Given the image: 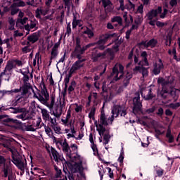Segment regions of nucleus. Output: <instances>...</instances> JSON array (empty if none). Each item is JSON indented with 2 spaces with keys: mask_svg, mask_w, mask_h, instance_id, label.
Instances as JSON below:
<instances>
[{
  "mask_svg": "<svg viewBox=\"0 0 180 180\" xmlns=\"http://www.w3.org/2000/svg\"><path fill=\"white\" fill-rule=\"evenodd\" d=\"M53 140L56 144V146H61L62 150L63 151L64 154H65L66 157L70 161L75 162V165L73 166L74 172H79L82 171V158L81 155L76 153L74 156L71 153V148L70 146H68V143L65 141H57L56 140V137H53Z\"/></svg>",
  "mask_w": 180,
  "mask_h": 180,
  "instance_id": "obj_1",
  "label": "nucleus"
},
{
  "mask_svg": "<svg viewBox=\"0 0 180 180\" xmlns=\"http://www.w3.org/2000/svg\"><path fill=\"white\" fill-rule=\"evenodd\" d=\"M174 79L172 77H166L164 78H159L158 80V83L159 85H162V89L161 91V96L164 99H167V98H172L174 101L178 99V92L179 90L172 87V82Z\"/></svg>",
  "mask_w": 180,
  "mask_h": 180,
  "instance_id": "obj_2",
  "label": "nucleus"
},
{
  "mask_svg": "<svg viewBox=\"0 0 180 180\" xmlns=\"http://www.w3.org/2000/svg\"><path fill=\"white\" fill-rule=\"evenodd\" d=\"M119 115L124 117L127 115V112H126V108L120 105H115L112 110V115L108 119L106 117L105 112L103 111H101L100 123H101L103 126L112 124L113 120H115V117H117Z\"/></svg>",
  "mask_w": 180,
  "mask_h": 180,
  "instance_id": "obj_3",
  "label": "nucleus"
},
{
  "mask_svg": "<svg viewBox=\"0 0 180 180\" xmlns=\"http://www.w3.org/2000/svg\"><path fill=\"white\" fill-rule=\"evenodd\" d=\"M141 57H142L143 60L139 62V65L136 66L133 69L134 74H142L143 77H147L148 75V70L145 67H148V60H147V52L143 51L141 53Z\"/></svg>",
  "mask_w": 180,
  "mask_h": 180,
  "instance_id": "obj_4",
  "label": "nucleus"
},
{
  "mask_svg": "<svg viewBox=\"0 0 180 180\" xmlns=\"http://www.w3.org/2000/svg\"><path fill=\"white\" fill-rule=\"evenodd\" d=\"M6 148H8L9 151L12 153L13 162L18 167L19 169L21 171H25V168H26V163L19 159V153L14 147H11L8 144H4Z\"/></svg>",
  "mask_w": 180,
  "mask_h": 180,
  "instance_id": "obj_5",
  "label": "nucleus"
},
{
  "mask_svg": "<svg viewBox=\"0 0 180 180\" xmlns=\"http://www.w3.org/2000/svg\"><path fill=\"white\" fill-rule=\"evenodd\" d=\"M117 51H119V45L115 44V45L112 46V49H108L105 52L102 53H93L91 55V58L93 61H98L99 58L101 57L103 58L104 57H106V56H112L113 53H117Z\"/></svg>",
  "mask_w": 180,
  "mask_h": 180,
  "instance_id": "obj_6",
  "label": "nucleus"
},
{
  "mask_svg": "<svg viewBox=\"0 0 180 180\" xmlns=\"http://www.w3.org/2000/svg\"><path fill=\"white\" fill-rule=\"evenodd\" d=\"M124 68L121 64H116L111 73V77H112V81H119L120 78L123 77Z\"/></svg>",
  "mask_w": 180,
  "mask_h": 180,
  "instance_id": "obj_7",
  "label": "nucleus"
},
{
  "mask_svg": "<svg viewBox=\"0 0 180 180\" xmlns=\"http://www.w3.org/2000/svg\"><path fill=\"white\" fill-rule=\"evenodd\" d=\"M41 123V117H38L36 120L32 121V124L24 125L22 130L24 131H36L37 129H40V124Z\"/></svg>",
  "mask_w": 180,
  "mask_h": 180,
  "instance_id": "obj_8",
  "label": "nucleus"
},
{
  "mask_svg": "<svg viewBox=\"0 0 180 180\" xmlns=\"http://www.w3.org/2000/svg\"><path fill=\"white\" fill-rule=\"evenodd\" d=\"M162 12V8L159 6L158 9L151 10L149 13H148L147 16L148 19L150 20L149 22V25H150V26H155V22H157V20L153 19H154V18H157V16H158V15H160V13Z\"/></svg>",
  "mask_w": 180,
  "mask_h": 180,
  "instance_id": "obj_9",
  "label": "nucleus"
},
{
  "mask_svg": "<svg viewBox=\"0 0 180 180\" xmlns=\"http://www.w3.org/2000/svg\"><path fill=\"white\" fill-rule=\"evenodd\" d=\"M136 96L133 99V113L134 115H137L139 112H142L141 108H143V105L141 104V101H140V94L136 93Z\"/></svg>",
  "mask_w": 180,
  "mask_h": 180,
  "instance_id": "obj_10",
  "label": "nucleus"
},
{
  "mask_svg": "<svg viewBox=\"0 0 180 180\" xmlns=\"http://www.w3.org/2000/svg\"><path fill=\"white\" fill-rule=\"evenodd\" d=\"M16 67L15 66V62L13 60L8 61L7 63V65L4 69V71L1 72V77H6L8 78V81H9V77H11V74L12 72V70L13 68H15Z\"/></svg>",
  "mask_w": 180,
  "mask_h": 180,
  "instance_id": "obj_11",
  "label": "nucleus"
},
{
  "mask_svg": "<svg viewBox=\"0 0 180 180\" xmlns=\"http://www.w3.org/2000/svg\"><path fill=\"white\" fill-rule=\"evenodd\" d=\"M143 22V16L138 15L134 20V25H132L130 30H127L126 32V39H130V34H131V30H136L139 29V26Z\"/></svg>",
  "mask_w": 180,
  "mask_h": 180,
  "instance_id": "obj_12",
  "label": "nucleus"
},
{
  "mask_svg": "<svg viewBox=\"0 0 180 180\" xmlns=\"http://www.w3.org/2000/svg\"><path fill=\"white\" fill-rule=\"evenodd\" d=\"M60 44H61V37L59 39L58 41L55 43L52 46V49L51 51L50 61H49L50 63H51V61H53V60H56V58H57V57L58 56V48L60 47Z\"/></svg>",
  "mask_w": 180,
  "mask_h": 180,
  "instance_id": "obj_13",
  "label": "nucleus"
},
{
  "mask_svg": "<svg viewBox=\"0 0 180 180\" xmlns=\"http://www.w3.org/2000/svg\"><path fill=\"white\" fill-rule=\"evenodd\" d=\"M92 46H95V44H89L83 47H81V45L76 46L75 53V54H77V58H81V55L84 54V53H85V51L88 50V49H89V47H92Z\"/></svg>",
  "mask_w": 180,
  "mask_h": 180,
  "instance_id": "obj_14",
  "label": "nucleus"
},
{
  "mask_svg": "<svg viewBox=\"0 0 180 180\" xmlns=\"http://www.w3.org/2000/svg\"><path fill=\"white\" fill-rule=\"evenodd\" d=\"M115 34H105V35H101L100 37V39H99L98 41L97 42V44H98V46H99L100 50H103L105 49V46H103L105 44V43H106V41H108V40H109L110 39V37H113L115 36Z\"/></svg>",
  "mask_w": 180,
  "mask_h": 180,
  "instance_id": "obj_15",
  "label": "nucleus"
},
{
  "mask_svg": "<svg viewBox=\"0 0 180 180\" xmlns=\"http://www.w3.org/2000/svg\"><path fill=\"white\" fill-rule=\"evenodd\" d=\"M153 73L155 75H158V74H160L161 70L164 68V63H162V60H161V59H159L153 65Z\"/></svg>",
  "mask_w": 180,
  "mask_h": 180,
  "instance_id": "obj_16",
  "label": "nucleus"
},
{
  "mask_svg": "<svg viewBox=\"0 0 180 180\" xmlns=\"http://www.w3.org/2000/svg\"><path fill=\"white\" fill-rule=\"evenodd\" d=\"M101 2L105 12H113L115 6H113V4H112L110 0H101Z\"/></svg>",
  "mask_w": 180,
  "mask_h": 180,
  "instance_id": "obj_17",
  "label": "nucleus"
},
{
  "mask_svg": "<svg viewBox=\"0 0 180 180\" xmlns=\"http://www.w3.org/2000/svg\"><path fill=\"white\" fill-rule=\"evenodd\" d=\"M157 43H158V41L155 39H152L149 41H142L141 42L140 45L142 47H144L145 49H148V47H150V49L154 48L155 46H157Z\"/></svg>",
  "mask_w": 180,
  "mask_h": 180,
  "instance_id": "obj_18",
  "label": "nucleus"
},
{
  "mask_svg": "<svg viewBox=\"0 0 180 180\" xmlns=\"http://www.w3.org/2000/svg\"><path fill=\"white\" fill-rule=\"evenodd\" d=\"M50 154L52 155V157H53V160L56 162H59V161H64V157L63 155H60V153H58V152H57V150L53 148L51 149Z\"/></svg>",
  "mask_w": 180,
  "mask_h": 180,
  "instance_id": "obj_19",
  "label": "nucleus"
},
{
  "mask_svg": "<svg viewBox=\"0 0 180 180\" xmlns=\"http://www.w3.org/2000/svg\"><path fill=\"white\" fill-rule=\"evenodd\" d=\"M36 25H37V20H31L29 24L25 26V30H27L26 34H29V32L33 29H36Z\"/></svg>",
  "mask_w": 180,
  "mask_h": 180,
  "instance_id": "obj_20",
  "label": "nucleus"
},
{
  "mask_svg": "<svg viewBox=\"0 0 180 180\" xmlns=\"http://www.w3.org/2000/svg\"><path fill=\"white\" fill-rule=\"evenodd\" d=\"M47 13H49V8L43 9L41 8H38L36 10V17L38 18V19H40L41 15L46 16Z\"/></svg>",
  "mask_w": 180,
  "mask_h": 180,
  "instance_id": "obj_21",
  "label": "nucleus"
},
{
  "mask_svg": "<svg viewBox=\"0 0 180 180\" xmlns=\"http://www.w3.org/2000/svg\"><path fill=\"white\" fill-rule=\"evenodd\" d=\"M48 97L46 98L44 94H43V91H41V94H39V96L38 97V101L41 102V103H43V105H46L47 103V101L50 98V96L49 95V92L47 91Z\"/></svg>",
  "mask_w": 180,
  "mask_h": 180,
  "instance_id": "obj_22",
  "label": "nucleus"
},
{
  "mask_svg": "<svg viewBox=\"0 0 180 180\" xmlns=\"http://www.w3.org/2000/svg\"><path fill=\"white\" fill-rule=\"evenodd\" d=\"M81 67H82V63H81V61L75 62L70 70V74H73V72H75V71L79 70Z\"/></svg>",
  "mask_w": 180,
  "mask_h": 180,
  "instance_id": "obj_23",
  "label": "nucleus"
},
{
  "mask_svg": "<svg viewBox=\"0 0 180 180\" xmlns=\"http://www.w3.org/2000/svg\"><path fill=\"white\" fill-rule=\"evenodd\" d=\"M39 89H41V92L44 94L46 99L48 97V95H47V89L46 88V84H44V82L41 81L40 82Z\"/></svg>",
  "mask_w": 180,
  "mask_h": 180,
  "instance_id": "obj_24",
  "label": "nucleus"
},
{
  "mask_svg": "<svg viewBox=\"0 0 180 180\" xmlns=\"http://www.w3.org/2000/svg\"><path fill=\"white\" fill-rule=\"evenodd\" d=\"M40 110L44 120H49V119H50L51 117L50 114H49V111L47 110V109L40 108Z\"/></svg>",
  "mask_w": 180,
  "mask_h": 180,
  "instance_id": "obj_25",
  "label": "nucleus"
},
{
  "mask_svg": "<svg viewBox=\"0 0 180 180\" xmlns=\"http://www.w3.org/2000/svg\"><path fill=\"white\" fill-rule=\"evenodd\" d=\"M133 75L130 72H127L126 75L125 79L124 80V86H127L130 82V79H131Z\"/></svg>",
  "mask_w": 180,
  "mask_h": 180,
  "instance_id": "obj_26",
  "label": "nucleus"
},
{
  "mask_svg": "<svg viewBox=\"0 0 180 180\" xmlns=\"http://www.w3.org/2000/svg\"><path fill=\"white\" fill-rule=\"evenodd\" d=\"M37 108L41 109V108H40V105H39V104H37L36 101H32L30 103V109H31L32 112H36V110H37Z\"/></svg>",
  "mask_w": 180,
  "mask_h": 180,
  "instance_id": "obj_27",
  "label": "nucleus"
},
{
  "mask_svg": "<svg viewBox=\"0 0 180 180\" xmlns=\"http://www.w3.org/2000/svg\"><path fill=\"white\" fill-rule=\"evenodd\" d=\"M96 130L98 131V134L100 136H103V133H105V127H103V125L102 124L96 125Z\"/></svg>",
  "mask_w": 180,
  "mask_h": 180,
  "instance_id": "obj_28",
  "label": "nucleus"
},
{
  "mask_svg": "<svg viewBox=\"0 0 180 180\" xmlns=\"http://www.w3.org/2000/svg\"><path fill=\"white\" fill-rule=\"evenodd\" d=\"M39 40V36L36 34H33L32 35L28 37V41L30 43H36Z\"/></svg>",
  "mask_w": 180,
  "mask_h": 180,
  "instance_id": "obj_29",
  "label": "nucleus"
},
{
  "mask_svg": "<svg viewBox=\"0 0 180 180\" xmlns=\"http://www.w3.org/2000/svg\"><path fill=\"white\" fill-rule=\"evenodd\" d=\"M58 105H59V109H64L65 107V101L62 99L61 97L58 98Z\"/></svg>",
  "mask_w": 180,
  "mask_h": 180,
  "instance_id": "obj_30",
  "label": "nucleus"
},
{
  "mask_svg": "<svg viewBox=\"0 0 180 180\" xmlns=\"http://www.w3.org/2000/svg\"><path fill=\"white\" fill-rule=\"evenodd\" d=\"M87 34L88 37H94V32L89 29L88 27L86 28V30L82 32V35Z\"/></svg>",
  "mask_w": 180,
  "mask_h": 180,
  "instance_id": "obj_31",
  "label": "nucleus"
},
{
  "mask_svg": "<svg viewBox=\"0 0 180 180\" xmlns=\"http://www.w3.org/2000/svg\"><path fill=\"white\" fill-rule=\"evenodd\" d=\"M126 8H128L131 12H134L136 6L131 3V1H128V4L126 5Z\"/></svg>",
  "mask_w": 180,
  "mask_h": 180,
  "instance_id": "obj_32",
  "label": "nucleus"
},
{
  "mask_svg": "<svg viewBox=\"0 0 180 180\" xmlns=\"http://www.w3.org/2000/svg\"><path fill=\"white\" fill-rule=\"evenodd\" d=\"M48 120L51 123V127H52V128L54 126H57V124H58V122H57V118H56V117L53 118L50 117Z\"/></svg>",
  "mask_w": 180,
  "mask_h": 180,
  "instance_id": "obj_33",
  "label": "nucleus"
},
{
  "mask_svg": "<svg viewBox=\"0 0 180 180\" xmlns=\"http://www.w3.org/2000/svg\"><path fill=\"white\" fill-rule=\"evenodd\" d=\"M12 113H22V112H25L24 108H10Z\"/></svg>",
  "mask_w": 180,
  "mask_h": 180,
  "instance_id": "obj_34",
  "label": "nucleus"
},
{
  "mask_svg": "<svg viewBox=\"0 0 180 180\" xmlns=\"http://www.w3.org/2000/svg\"><path fill=\"white\" fill-rule=\"evenodd\" d=\"M61 115H63V109L61 108H57L54 112H53V116H55V117H57L58 119V117H60L61 116Z\"/></svg>",
  "mask_w": 180,
  "mask_h": 180,
  "instance_id": "obj_35",
  "label": "nucleus"
},
{
  "mask_svg": "<svg viewBox=\"0 0 180 180\" xmlns=\"http://www.w3.org/2000/svg\"><path fill=\"white\" fill-rule=\"evenodd\" d=\"M95 112H96V107L95 105H94L91 110H90V112L89 114V117L90 119H94V116H95Z\"/></svg>",
  "mask_w": 180,
  "mask_h": 180,
  "instance_id": "obj_36",
  "label": "nucleus"
},
{
  "mask_svg": "<svg viewBox=\"0 0 180 180\" xmlns=\"http://www.w3.org/2000/svg\"><path fill=\"white\" fill-rule=\"evenodd\" d=\"M102 91L103 96H108V86H106V82L103 83Z\"/></svg>",
  "mask_w": 180,
  "mask_h": 180,
  "instance_id": "obj_37",
  "label": "nucleus"
},
{
  "mask_svg": "<svg viewBox=\"0 0 180 180\" xmlns=\"http://www.w3.org/2000/svg\"><path fill=\"white\" fill-rule=\"evenodd\" d=\"M142 96H143L146 101H150V99H153V98H154V96L151 93V89H149V91L146 96H143L142 94Z\"/></svg>",
  "mask_w": 180,
  "mask_h": 180,
  "instance_id": "obj_38",
  "label": "nucleus"
},
{
  "mask_svg": "<svg viewBox=\"0 0 180 180\" xmlns=\"http://www.w3.org/2000/svg\"><path fill=\"white\" fill-rule=\"evenodd\" d=\"M52 129L53 131L56 133V134H61V127H60V125H58V124L55 125L54 127H52Z\"/></svg>",
  "mask_w": 180,
  "mask_h": 180,
  "instance_id": "obj_39",
  "label": "nucleus"
},
{
  "mask_svg": "<svg viewBox=\"0 0 180 180\" xmlns=\"http://www.w3.org/2000/svg\"><path fill=\"white\" fill-rule=\"evenodd\" d=\"M136 13H140V15L144 13V6L143 4H141L137 7Z\"/></svg>",
  "mask_w": 180,
  "mask_h": 180,
  "instance_id": "obj_40",
  "label": "nucleus"
},
{
  "mask_svg": "<svg viewBox=\"0 0 180 180\" xmlns=\"http://www.w3.org/2000/svg\"><path fill=\"white\" fill-rule=\"evenodd\" d=\"M16 117L17 119H21V120H27L29 119V116H27V115H26L25 112L20 114V115H17Z\"/></svg>",
  "mask_w": 180,
  "mask_h": 180,
  "instance_id": "obj_41",
  "label": "nucleus"
},
{
  "mask_svg": "<svg viewBox=\"0 0 180 180\" xmlns=\"http://www.w3.org/2000/svg\"><path fill=\"white\" fill-rule=\"evenodd\" d=\"M111 21L112 22H117L118 25H122V18L120 16H115L112 18Z\"/></svg>",
  "mask_w": 180,
  "mask_h": 180,
  "instance_id": "obj_42",
  "label": "nucleus"
},
{
  "mask_svg": "<svg viewBox=\"0 0 180 180\" xmlns=\"http://www.w3.org/2000/svg\"><path fill=\"white\" fill-rule=\"evenodd\" d=\"M180 103H171L167 105V108H170L171 109H177V108H179Z\"/></svg>",
  "mask_w": 180,
  "mask_h": 180,
  "instance_id": "obj_43",
  "label": "nucleus"
},
{
  "mask_svg": "<svg viewBox=\"0 0 180 180\" xmlns=\"http://www.w3.org/2000/svg\"><path fill=\"white\" fill-rule=\"evenodd\" d=\"M155 171L158 176H162L164 175V169H161V167H158V169H155Z\"/></svg>",
  "mask_w": 180,
  "mask_h": 180,
  "instance_id": "obj_44",
  "label": "nucleus"
},
{
  "mask_svg": "<svg viewBox=\"0 0 180 180\" xmlns=\"http://www.w3.org/2000/svg\"><path fill=\"white\" fill-rule=\"evenodd\" d=\"M168 53L170 55H173L174 56V58L175 60H176V49L175 48H173L172 51L169 50Z\"/></svg>",
  "mask_w": 180,
  "mask_h": 180,
  "instance_id": "obj_45",
  "label": "nucleus"
},
{
  "mask_svg": "<svg viewBox=\"0 0 180 180\" xmlns=\"http://www.w3.org/2000/svg\"><path fill=\"white\" fill-rule=\"evenodd\" d=\"M22 53H30V51H32V48H30V46H25L24 48L22 49Z\"/></svg>",
  "mask_w": 180,
  "mask_h": 180,
  "instance_id": "obj_46",
  "label": "nucleus"
},
{
  "mask_svg": "<svg viewBox=\"0 0 180 180\" xmlns=\"http://www.w3.org/2000/svg\"><path fill=\"white\" fill-rule=\"evenodd\" d=\"M74 89H75V82H72L68 90L69 91V92H72Z\"/></svg>",
  "mask_w": 180,
  "mask_h": 180,
  "instance_id": "obj_47",
  "label": "nucleus"
},
{
  "mask_svg": "<svg viewBox=\"0 0 180 180\" xmlns=\"http://www.w3.org/2000/svg\"><path fill=\"white\" fill-rule=\"evenodd\" d=\"M18 92H20V89H12L11 91H4V94H18Z\"/></svg>",
  "mask_w": 180,
  "mask_h": 180,
  "instance_id": "obj_48",
  "label": "nucleus"
},
{
  "mask_svg": "<svg viewBox=\"0 0 180 180\" xmlns=\"http://www.w3.org/2000/svg\"><path fill=\"white\" fill-rule=\"evenodd\" d=\"M13 63H14L15 67H16V65H18V67H22V65H23V63L20 60H13Z\"/></svg>",
  "mask_w": 180,
  "mask_h": 180,
  "instance_id": "obj_49",
  "label": "nucleus"
},
{
  "mask_svg": "<svg viewBox=\"0 0 180 180\" xmlns=\"http://www.w3.org/2000/svg\"><path fill=\"white\" fill-rule=\"evenodd\" d=\"M167 13H168V10L167 8H165L163 13H159L160 18L161 19H164V18H165V16L167 15Z\"/></svg>",
  "mask_w": 180,
  "mask_h": 180,
  "instance_id": "obj_50",
  "label": "nucleus"
},
{
  "mask_svg": "<svg viewBox=\"0 0 180 180\" xmlns=\"http://www.w3.org/2000/svg\"><path fill=\"white\" fill-rule=\"evenodd\" d=\"M91 148L94 151V155H98V148H96V145H95V143H91Z\"/></svg>",
  "mask_w": 180,
  "mask_h": 180,
  "instance_id": "obj_51",
  "label": "nucleus"
},
{
  "mask_svg": "<svg viewBox=\"0 0 180 180\" xmlns=\"http://www.w3.org/2000/svg\"><path fill=\"white\" fill-rule=\"evenodd\" d=\"M44 129H45V133H46V134L48 136H51V129L46 125H44Z\"/></svg>",
  "mask_w": 180,
  "mask_h": 180,
  "instance_id": "obj_52",
  "label": "nucleus"
},
{
  "mask_svg": "<svg viewBox=\"0 0 180 180\" xmlns=\"http://www.w3.org/2000/svg\"><path fill=\"white\" fill-rule=\"evenodd\" d=\"M118 2H120V11H124V0H117Z\"/></svg>",
  "mask_w": 180,
  "mask_h": 180,
  "instance_id": "obj_53",
  "label": "nucleus"
},
{
  "mask_svg": "<svg viewBox=\"0 0 180 180\" xmlns=\"http://www.w3.org/2000/svg\"><path fill=\"white\" fill-rule=\"evenodd\" d=\"M11 40V41H12V40H13V38H10V39H6L4 40L3 43H6L8 49H11V44H9V41Z\"/></svg>",
  "mask_w": 180,
  "mask_h": 180,
  "instance_id": "obj_54",
  "label": "nucleus"
},
{
  "mask_svg": "<svg viewBox=\"0 0 180 180\" xmlns=\"http://www.w3.org/2000/svg\"><path fill=\"white\" fill-rule=\"evenodd\" d=\"M39 61L40 60V53H37L35 55V58L33 60V65L36 66V60Z\"/></svg>",
  "mask_w": 180,
  "mask_h": 180,
  "instance_id": "obj_55",
  "label": "nucleus"
},
{
  "mask_svg": "<svg viewBox=\"0 0 180 180\" xmlns=\"http://www.w3.org/2000/svg\"><path fill=\"white\" fill-rule=\"evenodd\" d=\"M37 91H34V89H32V93H33V96L34 98H35L36 99H39V96L40 94H39L37 89H36Z\"/></svg>",
  "mask_w": 180,
  "mask_h": 180,
  "instance_id": "obj_56",
  "label": "nucleus"
},
{
  "mask_svg": "<svg viewBox=\"0 0 180 180\" xmlns=\"http://www.w3.org/2000/svg\"><path fill=\"white\" fill-rule=\"evenodd\" d=\"M21 74L24 75L23 79L24 81H29V76L26 75L27 74V72H22V70H20Z\"/></svg>",
  "mask_w": 180,
  "mask_h": 180,
  "instance_id": "obj_57",
  "label": "nucleus"
},
{
  "mask_svg": "<svg viewBox=\"0 0 180 180\" xmlns=\"http://www.w3.org/2000/svg\"><path fill=\"white\" fill-rule=\"evenodd\" d=\"M70 148H72V151H75V153H78V146H77V144H72Z\"/></svg>",
  "mask_w": 180,
  "mask_h": 180,
  "instance_id": "obj_58",
  "label": "nucleus"
},
{
  "mask_svg": "<svg viewBox=\"0 0 180 180\" xmlns=\"http://www.w3.org/2000/svg\"><path fill=\"white\" fill-rule=\"evenodd\" d=\"M78 23H79V20H76L75 18H74L73 21H72V27H73V29H75V27H77V26H78Z\"/></svg>",
  "mask_w": 180,
  "mask_h": 180,
  "instance_id": "obj_59",
  "label": "nucleus"
},
{
  "mask_svg": "<svg viewBox=\"0 0 180 180\" xmlns=\"http://www.w3.org/2000/svg\"><path fill=\"white\" fill-rule=\"evenodd\" d=\"M61 122L64 126H68V122H70V120H67V118H62Z\"/></svg>",
  "mask_w": 180,
  "mask_h": 180,
  "instance_id": "obj_60",
  "label": "nucleus"
},
{
  "mask_svg": "<svg viewBox=\"0 0 180 180\" xmlns=\"http://www.w3.org/2000/svg\"><path fill=\"white\" fill-rule=\"evenodd\" d=\"M107 170L108 172V175L110 178H113V171H112V169L110 167H108Z\"/></svg>",
  "mask_w": 180,
  "mask_h": 180,
  "instance_id": "obj_61",
  "label": "nucleus"
},
{
  "mask_svg": "<svg viewBox=\"0 0 180 180\" xmlns=\"http://www.w3.org/2000/svg\"><path fill=\"white\" fill-rule=\"evenodd\" d=\"M75 110L77 113H78L79 112H81V110H82V105H78V104H76V108Z\"/></svg>",
  "mask_w": 180,
  "mask_h": 180,
  "instance_id": "obj_62",
  "label": "nucleus"
},
{
  "mask_svg": "<svg viewBox=\"0 0 180 180\" xmlns=\"http://www.w3.org/2000/svg\"><path fill=\"white\" fill-rule=\"evenodd\" d=\"M169 4L172 6H176V5H178V0H171L169 1Z\"/></svg>",
  "mask_w": 180,
  "mask_h": 180,
  "instance_id": "obj_63",
  "label": "nucleus"
},
{
  "mask_svg": "<svg viewBox=\"0 0 180 180\" xmlns=\"http://www.w3.org/2000/svg\"><path fill=\"white\" fill-rule=\"evenodd\" d=\"M166 46H171V37L170 36L167 37Z\"/></svg>",
  "mask_w": 180,
  "mask_h": 180,
  "instance_id": "obj_64",
  "label": "nucleus"
}]
</instances>
